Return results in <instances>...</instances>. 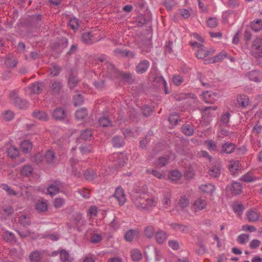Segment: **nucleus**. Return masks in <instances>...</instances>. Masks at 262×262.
<instances>
[{
	"instance_id": "f257e3e1",
	"label": "nucleus",
	"mask_w": 262,
	"mask_h": 262,
	"mask_svg": "<svg viewBox=\"0 0 262 262\" xmlns=\"http://www.w3.org/2000/svg\"><path fill=\"white\" fill-rule=\"evenodd\" d=\"M132 200L137 208L144 210H150L157 204V201L154 198L142 191L136 192L133 194Z\"/></svg>"
},
{
	"instance_id": "f03ea898",
	"label": "nucleus",
	"mask_w": 262,
	"mask_h": 262,
	"mask_svg": "<svg viewBox=\"0 0 262 262\" xmlns=\"http://www.w3.org/2000/svg\"><path fill=\"white\" fill-rule=\"evenodd\" d=\"M68 112L62 107H57L51 112V117L53 120L58 121H63L68 119Z\"/></svg>"
},
{
	"instance_id": "7ed1b4c3",
	"label": "nucleus",
	"mask_w": 262,
	"mask_h": 262,
	"mask_svg": "<svg viewBox=\"0 0 262 262\" xmlns=\"http://www.w3.org/2000/svg\"><path fill=\"white\" fill-rule=\"evenodd\" d=\"M10 97L13 100V102L16 106L20 109L25 108L27 107L28 103L27 101L19 97L16 92H11L10 94Z\"/></svg>"
},
{
	"instance_id": "20e7f679",
	"label": "nucleus",
	"mask_w": 262,
	"mask_h": 262,
	"mask_svg": "<svg viewBox=\"0 0 262 262\" xmlns=\"http://www.w3.org/2000/svg\"><path fill=\"white\" fill-rule=\"evenodd\" d=\"M62 82L58 80H53L51 81L49 85V88L52 94L59 95L63 88Z\"/></svg>"
},
{
	"instance_id": "39448f33",
	"label": "nucleus",
	"mask_w": 262,
	"mask_h": 262,
	"mask_svg": "<svg viewBox=\"0 0 262 262\" xmlns=\"http://www.w3.org/2000/svg\"><path fill=\"white\" fill-rule=\"evenodd\" d=\"M113 197L115 198L117 200L120 206L123 205L126 200L124 190L120 187H118L116 188Z\"/></svg>"
},
{
	"instance_id": "423d86ee",
	"label": "nucleus",
	"mask_w": 262,
	"mask_h": 262,
	"mask_svg": "<svg viewBox=\"0 0 262 262\" xmlns=\"http://www.w3.org/2000/svg\"><path fill=\"white\" fill-rule=\"evenodd\" d=\"M70 163L72 168V174L74 177H80L81 176V173L78 161L76 159L72 158L70 160Z\"/></svg>"
},
{
	"instance_id": "0eeeda50",
	"label": "nucleus",
	"mask_w": 262,
	"mask_h": 262,
	"mask_svg": "<svg viewBox=\"0 0 262 262\" xmlns=\"http://www.w3.org/2000/svg\"><path fill=\"white\" fill-rule=\"evenodd\" d=\"M140 233L138 229H129L126 231L124 235V238L126 242H132L134 237H139Z\"/></svg>"
},
{
	"instance_id": "6e6552de",
	"label": "nucleus",
	"mask_w": 262,
	"mask_h": 262,
	"mask_svg": "<svg viewBox=\"0 0 262 262\" xmlns=\"http://www.w3.org/2000/svg\"><path fill=\"white\" fill-rule=\"evenodd\" d=\"M222 167L221 162L220 161H217L208 170L209 174L214 178L219 177L221 174Z\"/></svg>"
},
{
	"instance_id": "1a4fd4ad",
	"label": "nucleus",
	"mask_w": 262,
	"mask_h": 262,
	"mask_svg": "<svg viewBox=\"0 0 262 262\" xmlns=\"http://www.w3.org/2000/svg\"><path fill=\"white\" fill-rule=\"evenodd\" d=\"M104 67L107 74L111 78H115L118 77L119 71H118L113 64L108 62H106L104 64Z\"/></svg>"
},
{
	"instance_id": "9d476101",
	"label": "nucleus",
	"mask_w": 262,
	"mask_h": 262,
	"mask_svg": "<svg viewBox=\"0 0 262 262\" xmlns=\"http://www.w3.org/2000/svg\"><path fill=\"white\" fill-rule=\"evenodd\" d=\"M44 162L49 165H54L56 163L55 153L52 150H48L43 154Z\"/></svg>"
},
{
	"instance_id": "9b49d317",
	"label": "nucleus",
	"mask_w": 262,
	"mask_h": 262,
	"mask_svg": "<svg viewBox=\"0 0 262 262\" xmlns=\"http://www.w3.org/2000/svg\"><path fill=\"white\" fill-rule=\"evenodd\" d=\"M150 65L147 60L140 61L136 67V71L138 74H143L147 71Z\"/></svg>"
},
{
	"instance_id": "f8f14e48",
	"label": "nucleus",
	"mask_w": 262,
	"mask_h": 262,
	"mask_svg": "<svg viewBox=\"0 0 262 262\" xmlns=\"http://www.w3.org/2000/svg\"><path fill=\"white\" fill-rule=\"evenodd\" d=\"M228 54L226 52L222 51L218 55L211 58L207 59L205 60V63H214L215 62H220L224 58L227 57Z\"/></svg>"
},
{
	"instance_id": "ddd939ff",
	"label": "nucleus",
	"mask_w": 262,
	"mask_h": 262,
	"mask_svg": "<svg viewBox=\"0 0 262 262\" xmlns=\"http://www.w3.org/2000/svg\"><path fill=\"white\" fill-rule=\"evenodd\" d=\"M82 41L87 45H91L97 40L90 32H84L81 36Z\"/></svg>"
},
{
	"instance_id": "4468645a",
	"label": "nucleus",
	"mask_w": 262,
	"mask_h": 262,
	"mask_svg": "<svg viewBox=\"0 0 262 262\" xmlns=\"http://www.w3.org/2000/svg\"><path fill=\"white\" fill-rule=\"evenodd\" d=\"M44 88V84L41 82H36L31 84L29 88L31 92L34 94L40 93Z\"/></svg>"
},
{
	"instance_id": "2eb2a0df",
	"label": "nucleus",
	"mask_w": 262,
	"mask_h": 262,
	"mask_svg": "<svg viewBox=\"0 0 262 262\" xmlns=\"http://www.w3.org/2000/svg\"><path fill=\"white\" fill-rule=\"evenodd\" d=\"M61 183L59 181L55 182L54 184H52L48 186L47 188L48 192L51 195H55L59 192Z\"/></svg>"
},
{
	"instance_id": "dca6fc26",
	"label": "nucleus",
	"mask_w": 262,
	"mask_h": 262,
	"mask_svg": "<svg viewBox=\"0 0 262 262\" xmlns=\"http://www.w3.org/2000/svg\"><path fill=\"white\" fill-rule=\"evenodd\" d=\"M79 81L77 77L71 73L68 78L67 84L68 88L72 90L77 85Z\"/></svg>"
},
{
	"instance_id": "f3484780",
	"label": "nucleus",
	"mask_w": 262,
	"mask_h": 262,
	"mask_svg": "<svg viewBox=\"0 0 262 262\" xmlns=\"http://www.w3.org/2000/svg\"><path fill=\"white\" fill-rule=\"evenodd\" d=\"M32 116L35 118L42 121H47L49 119L48 114L44 111H35L33 112Z\"/></svg>"
},
{
	"instance_id": "a211bd4d",
	"label": "nucleus",
	"mask_w": 262,
	"mask_h": 262,
	"mask_svg": "<svg viewBox=\"0 0 262 262\" xmlns=\"http://www.w3.org/2000/svg\"><path fill=\"white\" fill-rule=\"evenodd\" d=\"M155 237L159 244H162L167 239V235L166 232L160 230L156 233Z\"/></svg>"
},
{
	"instance_id": "6ab92c4d",
	"label": "nucleus",
	"mask_w": 262,
	"mask_h": 262,
	"mask_svg": "<svg viewBox=\"0 0 262 262\" xmlns=\"http://www.w3.org/2000/svg\"><path fill=\"white\" fill-rule=\"evenodd\" d=\"M35 209L39 212H43L47 211L48 209L47 201H38L35 205Z\"/></svg>"
},
{
	"instance_id": "aec40b11",
	"label": "nucleus",
	"mask_w": 262,
	"mask_h": 262,
	"mask_svg": "<svg viewBox=\"0 0 262 262\" xmlns=\"http://www.w3.org/2000/svg\"><path fill=\"white\" fill-rule=\"evenodd\" d=\"M207 203L205 200L198 198L193 203V207L196 210H202L206 208Z\"/></svg>"
},
{
	"instance_id": "412c9836",
	"label": "nucleus",
	"mask_w": 262,
	"mask_h": 262,
	"mask_svg": "<svg viewBox=\"0 0 262 262\" xmlns=\"http://www.w3.org/2000/svg\"><path fill=\"white\" fill-rule=\"evenodd\" d=\"M235 149V145L232 143H225L222 145L221 153L229 154L233 152Z\"/></svg>"
},
{
	"instance_id": "4be33fe9",
	"label": "nucleus",
	"mask_w": 262,
	"mask_h": 262,
	"mask_svg": "<svg viewBox=\"0 0 262 262\" xmlns=\"http://www.w3.org/2000/svg\"><path fill=\"white\" fill-rule=\"evenodd\" d=\"M113 146L115 147H120L124 145L125 142L122 137L119 136H114L112 139Z\"/></svg>"
},
{
	"instance_id": "5701e85b",
	"label": "nucleus",
	"mask_w": 262,
	"mask_h": 262,
	"mask_svg": "<svg viewBox=\"0 0 262 262\" xmlns=\"http://www.w3.org/2000/svg\"><path fill=\"white\" fill-rule=\"evenodd\" d=\"M238 105L243 107H246L249 105V98L245 95H239L237 97Z\"/></svg>"
},
{
	"instance_id": "b1692460",
	"label": "nucleus",
	"mask_w": 262,
	"mask_h": 262,
	"mask_svg": "<svg viewBox=\"0 0 262 262\" xmlns=\"http://www.w3.org/2000/svg\"><path fill=\"white\" fill-rule=\"evenodd\" d=\"M241 164L238 161H230L229 165V169L233 174L241 169Z\"/></svg>"
},
{
	"instance_id": "393cba45",
	"label": "nucleus",
	"mask_w": 262,
	"mask_h": 262,
	"mask_svg": "<svg viewBox=\"0 0 262 262\" xmlns=\"http://www.w3.org/2000/svg\"><path fill=\"white\" fill-rule=\"evenodd\" d=\"M170 226L172 229L182 233L187 232L188 229L187 226L178 223H171Z\"/></svg>"
},
{
	"instance_id": "a878e982",
	"label": "nucleus",
	"mask_w": 262,
	"mask_h": 262,
	"mask_svg": "<svg viewBox=\"0 0 262 262\" xmlns=\"http://www.w3.org/2000/svg\"><path fill=\"white\" fill-rule=\"evenodd\" d=\"M83 174L85 179L89 181H93L97 177L95 170L93 169H88L86 170Z\"/></svg>"
},
{
	"instance_id": "bb28decb",
	"label": "nucleus",
	"mask_w": 262,
	"mask_h": 262,
	"mask_svg": "<svg viewBox=\"0 0 262 262\" xmlns=\"http://www.w3.org/2000/svg\"><path fill=\"white\" fill-rule=\"evenodd\" d=\"M21 148L25 153H28L32 148V144L29 140L23 141L21 143Z\"/></svg>"
},
{
	"instance_id": "cd10ccee",
	"label": "nucleus",
	"mask_w": 262,
	"mask_h": 262,
	"mask_svg": "<svg viewBox=\"0 0 262 262\" xmlns=\"http://www.w3.org/2000/svg\"><path fill=\"white\" fill-rule=\"evenodd\" d=\"M33 170V169L31 165H26L21 168L20 170V173L22 176L28 177L32 174Z\"/></svg>"
},
{
	"instance_id": "c85d7f7f",
	"label": "nucleus",
	"mask_w": 262,
	"mask_h": 262,
	"mask_svg": "<svg viewBox=\"0 0 262 262\" xmlns=\"http://www.w3.org/2000/svg\"><path fill=\"white\" fill-rule=\"evenodd\" d=\"M182 129L183 133L186 136H190L194 133V129L192 125L189 124H183L182 126Z\"/></svg>"
},
{
	"instance_id": "c756f323",
	"label": "nucleus",
	"mask_w": 262,
	"mask_h": 262,
	"mask_svg": "<svg viewBox=\"0 0 262 262\" xmlns=\"http://www.w3.org/2000/svg\"><path fill=\"white\" fill-rule=\"evenodd\" d=\"M200 189L206 193L213 194L214 190H215V187L212 184L209 183L205 185H202L200 187Z\"/></svg>"
},
{
	"instance_id": "7c9ffc66",
	"label": "nucleus",
	"mask_w": 262,
	"mask_h": 262,
	"mask_svg": "<svg viewBox=\"0 0 262 262\" xmlns=\"http://www.w3.org/2000/svg\"><path fill=\"white\" fill-rule=\"evenodd\" d=\"M60 258L62 262H72L69 253L65 250L62 249L60 252Z\"/></svg>"
},
{
	"instance_id": "2f4dec72",
	"label": "nucleus",
	"mask_w": 262,
	"mask_h": 262,
	"mask_svg": "<svg viewBox=\"0 0 262 262\" xmlns=\"http://www.w3.org/2000/svg\"><path fill=\"white\" fill-rule=\"evenodd\" d=\"M50 74L55 77L58 76L61 71V68L55 63H52L51 67L49 68Z\"/></svg>"
},
{
	"instance_id": "473e14b6",
	"label": "nucleus",
	"mask_w": 262,
	"mask_h": 262,
	"mask_svg": "<svg viewBox=\"0 0 262 262\" xmlns=\"http://www.w3.org/2000/svg\"><path fill=\"white\" fill-rule=\"evenodd\" d=\"M181 120L180 117L178 113L173 112L169 115L168 121L172 125H176Z\"/></svg>"
},
{
	"instance_id": "72a5a7b5",
	"label": "nucleus",
	"mask_w": 262,
	"mask_h": 262,
	"mask_svg": "<svg viewBox=\"0 0 262 262\" xmlns=\"http://www.w3.org/2000/svg\"><path fill=\"white\" fill-rule=\"evenodd\" d=\"M247 216L249 222H254L259 219L260 214L255 211L251 210L247 213Z\"/></svg>"
},
{
	"instance_id": "f704fd0d",
	"label": "nucleus",
	"mask_w": 262,
	"mask_h": 262,
	"mask_svg": "<svg viewBox=\"0 0 262 262\" xmlns=\"http://www.w3.org/2000/svg\"><path fill=\"white\" fill-rule=\"evenodd\" d=\"M88 116V111L86 108H82L77 110L75 113L76 118L78 120H82Z\"/></svg>"
},
{
	"instance_id": "c9c22d12",
	"label": "nucleus",
	"mask_w": 262,
	"mask_h": 262,
	"mask_svg": "<svg viewBox=\"0 0 262 262\" xmlns=\"http://www.w3.org/2000/svg\"><path fill=\"white\" fill-rule=\"evenodd\" d=\"M92 135L91 129H86L81 131L80 137L84 140H90L92 137Z\"/></svg>"
},
{
	"instance_id": "e433bc0d",
	"label": "nucleus",
	"mask_w": 262,
	"mask_h": 262,
	"mask_svg": "<svg viewBox=\"0 0 262 262\" xmlns=\"http://www.w3.org/2000/svg\"><path fill=\"white\" fill-rule=\"evenodd\" d=\"M21 188V194L22 195H26L28 198H32L31 191L33 189V187L31 186H23L20 187Z\"/></svg>"
},
{
	"instance_id": "4c0bfd02",
	"label": "nucleus",
	"mask_w": 262,
	"mask_h": 262,
	"mask_svg": "<svg viewBox=\"0 0 262 262\" xmlns=\"http://www.w3.org/2000/svg\"><path fill=\"white\" fill-rule=\"evenodd\" d=\"M230 190L233 194H238L242 191V185L239 183L234 182L232 184Z\"/></svg>"
},
{
	"instance_id": "58836bf2",
	"label": "nucleus",
	"mask_w": 262,
	"mask_h": 262,
	"mask_svg": "<svg viewBox=\"0 0 262 262\" xmlns=\"http://www.w3.org/2000/svg\"><path fill=\"white\" fill-rule=\"evenodd\" d=\"M31 262H39L41 259V253L38 251H34L31 252L29 256Z\"/></svg>"
},
{
	"instance_id": "ea45409f",
	"label": "nucleus",
	"mask_w": 262,
	"mask_h": 262,
	"mask_svg": "<svg viewBox=\"0 0 262 262\" xmlns=\"http://www.w3.org/2000/svg\"><path fill=\"white\" fill-rule=\"evenodd\" d=\"M155 233V229L152 226H146L144 230V235L148 238H151Z\"/></svg>"
},
{
	"instance_id": "a19ab883",
	"label": "nucleus",
	"mask_w": 262,
	"mask_h": 262,
	"mask_svg": "<svg viewBox=\"0 0 262 262\" xmlns=\"http://www.w3.org/2000/svg\"><path fill=\"white\" fill-rule=\"evenodd\" d=\"M251 27L255 32L260 31L262 28V20L257 19L252 21L251 23Z\"/></svg>"
},
{
	"instance_id": "79ce46f5",
	"label": "nucleus",
	"mask_w": 262,
	"mask_h": 262,
	"mask_svg": "<svg viewBox=\"0 0 262 262\" xmlns=\"http://www.w3.org/2000/svg\"><path fill=\"white\" fill-rule=\"evenodd\" d=\"M130 255L134 261H139L142 257L141 252L138 249H134L132 250L130 252Z\"/></svg>"
},
{
	"instance_id": "37998d69",
	"label": "nucleus",
	"mask_w": 262,
	"mask_h": 262,
	"mask_svg": "<svg viewBox=\"0 0 262 262\" xmlns=\"http://www.w3.org/2000/svg\"><path fill=\"white\" fill-rule=\"evenodd\" d=\"M19 223L24 226H27L30 224L31 220L28 214H23L19 217Z\"/></svg>"
},
{
	"instance_id": "c03bdc74",
	"label": "nucleus",
	"mask_w": 262,
	"mask_h": 262,
	"mask_svg": "<svg viewBox=\"0 0 262 262\" xmlns=\"http://www.w3.org/2000/svg\"><path fill=\"white\" fill-rule=\"evenodd\" d=\"M181 172L178 170H172L169 173L168 177L171 181H176L181 177Z\"/></svg>"
},
{
	"instance_id": "a18cd8bd",
	"label": "nucleus",
	"mask_w": 262,
	"mask_h": 262,
	"mask_svg": "<svg viewBox=\"0 0 262 262\" xmlns=\"http://www.w3.org/2000/svg\"><path fill=\"white\" fill-rule=\"evenodd\" d=\"M5 63L8 68H12L16 66L17 61L12 57H7L5 59Z\"/></svg>"
},
{
	"instance_id": "49530a36",
	"label": "nucleus",
	"mask_w": 262,
	"mask_h": 262,
	"mask_svg": "<svg viewBox=\"0 0 262 262\" xmlns=\"http://www.w3.org/2000/svg\"><path fill=\"white\" fill-rule=\"evenodd\" d=\"M206 144L210 151H216L217 150V144L214 141L212 140L206 141Z\"/></svg>"
},
{
	"instance_id": "de8ad7c7",
	"label": "nucleus",
	"mask_w": 262,
	"mask_h": 262,
	"mask_svg": "<svg viewBox=\"0 0 262 262\" xmlns=\"http://www.w3.org/2000/svg\"><path fill=\"white\" fill-rule=\"evenodd\" d=\"M118 77L122 78L126 82L132 81V74L129 72L124 73L119 71Z\"/></svg>"
},
{
	"instance_id": "09e8293b",
	"label": "nucleus",
	"mask_w": 262,
	"mask_h": 262,
	"mask_svg": "<svg viewBox=\"0 0 262 262\" xmlns=\"http://www.w3.org/2000/svg\"><path fill=\"white\" fill-rule=\"evenodd\" d=\"M8 155L11 158H15L19 155L18 149L15 146H11L7 150Z\"/></svg>"
},
{
	"instance_id": "8fccbe9b",
	"label": "nucleus",
	"mask_w": 262,
	"mask_h": 262,
	"mask_svg": "<svg viewBox=\"0 0 262 262\" xmlns=\"http://www.w3.org/2000/svg\"><path fill=\"white\" fill-rule=\"evenodd\" d=\"M142 111L143 115L145 117H148L152 114L154 108L148 105H145L142 107Z\"/></svg>"
},
{
	"instance_id": "3c124183",
	"label": "nucleus",
	"mask_w": 262,
	"mask_h": 262,
	"mask_svg": "<svg viewBox=\"0 0 262 262\" xmlns=\"http://www.w3.org/2000/svg\"><path fill=\"white\" fill-rule=\"evenodd\" d=\"M232 208L234 211L238 214L240 213L242 214L245 209L244 206L243 204L238 203H235L233 204L232 205Z\"/></svg>"
},
{
	"instance_id": "603ef678",
	"label": "nucleus",
	"mask_w": 262,
	"mask_h": 262,
	"mask_svg": "<svg viewBox=\"0 0 262 262\" xmlns=\"http://www.w3.org/2000/svg\"><path fill=\"white\" fill-rule=\"evenodd\" d=\"M197 245L200 247V249L196 250V253L199 255H202L203 254L208 252V250L205 245L202 242H199Z\"/></svg>"
},
{
	"instance_id": "864d4df0",
	"label": "nucleus",
	"mask_w": 262,
	"mask_h": 262,
	"mask_svg": "<svg viewBox=\"0 0 262 262\" xmlns=\"http://www.w3.org/2000/svg\"><path fill=\"white\" fill-rule=\"evenodd\" d=\"M32 160L35 162L37 164H40L42 162H44L43 154L39 152L35 154L32 157Z\"/></svg>"
},
{
	"instance_id": "5fc2aeb1",
	"label": "nucleus",
	"mask_w": 262,
	"mask_h": 262,
	"mask_svg": "<svg viewBox=\"0 0 262 262\" xmlns=\"http://www.w3.org/2000/svg\"><path fill=\"white\" fill-rule=\"evenodd\" d=\"M69 25L73 30L77 29L79 27L78 20L75 17H72L69 20Z\"/></svg>"
},
{
	"instance_id": "6e6d98bb",
	"label": "nucleus",
	"mask_w": 262,
	"mask_h": 262,
	"mask_svg": "<svg viewBox=\"0 0 262 262\" xmlns=\"http://www.w3.org/2000/svg\"><path fill=\"white\" fill-rule=\"evenodd\" d=\"M170 194L169 192H167L166 194L164 195L163 199L162 200V205L163 207L165 208H167L168 206H169L170 204L171 200L170 199Z\"/></svg>"
},
{
	"instance_id": "4d7b16f0",
	"label": "nucleus",
	"mask_w": 262,
	"mask_h": 262,
	"mask_svg": "<svg viewBox=\"0 0 262 262\" xmlns=\"http://www.w3.org/2000/svg\"><path fill=\"white\" fill-rule=\"evenodd\" d=\"M262 46V39L260 37H256L252 44L253 49L259 50Z\"/></svg>"
},
{
	"instance_id": "13d9d810",
	"label": "nucleus",
	"mask_w": 262,
	"mask_h": 262,
	"mask_svg": "<svg viewBox=\"0 0 262 262\" xmlns=\"http://www.w3.org/2000/svg\"><path fill=\"white\" fill-rule=\"evenodd\" d=\"M75 105H80L84 102V98L81 94H77L73 97Z\"/></svg>"
},
{
	"instance_id": "bf43d9fd",
	"label": "nucleus",
	"mask_w": 262,
	"mask_h": 262,
	"mask_svg": "<svg viewBox=\"0 0 262 262\" xmlns=\"http://www.w3.org/2000/svg\"><path fill=\"white\" fill-rule=\"evenodd\" d=\"M99 124L102 127L108 126L111 125V121L108 117H103L99 119Z\"/></svg>"
},
{
	"instance_id": "052dcab7",
	"label": "nucleus",
	"mask_w": 262,
	"mask_h": 262,
	"mask_svg": "<svg viewBox=\"0 0 262 262\" xmlns=\"http://www.w3.org/2000/svg\"><path fill=\"white\" fill-rule=\"evenodd\" d=\"M169 158L165 157H161L158 158L157 163V166L159 167H163L168 164Z\"/></svg>"
},
{
	"instance_id": "680f3d73",
	"label": "nucleus",
	"mask_w": 262,
	"mask_h": 262,
	"mask_svg": "<svg viewBox=\"0 0 262 262\" xmlns=\"http://www.w3.org/2000/svg\"><path fill=\"white\" fill-rule=\"evenodd\" d=\"M208 55V52H207V50L201 48L198 50V52L196 53V57L199 59H204Z\"/></svg>"
},
{
	"instance_id": "e2e57ef3",
	"label": "nucleus",
	"mask_w": 262,
	"mask_h": 262,
	"mask_svg": "<svg viewBox=\"0 0 262 262\" xmlns=\"http://www.w3.org/2000/svg\"><path fill=\"white\" fill-rule=\"evenodd\" d=\"M65 201L61 198H57L54 199V206L56 208H61L64 205Z\"/></svg>"
},
{
	"instance_id": "0e129e2a",
	"label": "nucleus",
	"mask_w": 262,
	"mask_h": 262,
	"mask_svg": "<svg viewBox=\"0 0 262 262\" xmlns=\"http://www.w3.org/2000/svg\"><path fill=\"white\" fill-rule=\"evenodd\" d=\"M109 226L113 229H116L120 226L119 221L116 216L113 215L112 221L109 223Z\"/></svg>"
},
{
	"instance_id": "69168bd1",
	"label": "nucleus",
	"mask_w": 262,
	"mask_h": 262,
	"mask_svg": "<svg viewBox=\"0 0 262 262\" xmlns=\"http://www.w3.org/2000/svg\"><path fill=\"white\" fill-rule=\"evenodd\" d=\"M4 239L7 242H12L14 240V234L10 232H5L3 234Z\"/></svg>"
},
{
	"instance_id": "338daca9",
	"label": "nucleus",
	"mask_w": 262,
	"mask_h": 262,
	"mask_svg": "<svg viewBox=\"0 0 262 262\" xmlns=\"http://www.w3.org/2000/svg\"><path fill=\"white\" fill-rule=\"evenodd\" d=\"M194 176V172L193 169L191 167H189L188 169L186 170L184 177L186 179H191Z\"/></svg>"
},
{
	"instance_id": "774afa93",
	"label": "nucleus",
	"mask_w": 262,
	"mask_h": 262,
	"mask_svg": "<svg viewBox=\"0 0 262 262\" xmlns=\"http://www.w3.org/2000/svg\"><path fill=\"white\" fill-rule=\"evenodd\" d=\"M14 113L10 111H7L3 113V119L5 121H10L14 118Z\"/></svg>"
}]
</instances>
